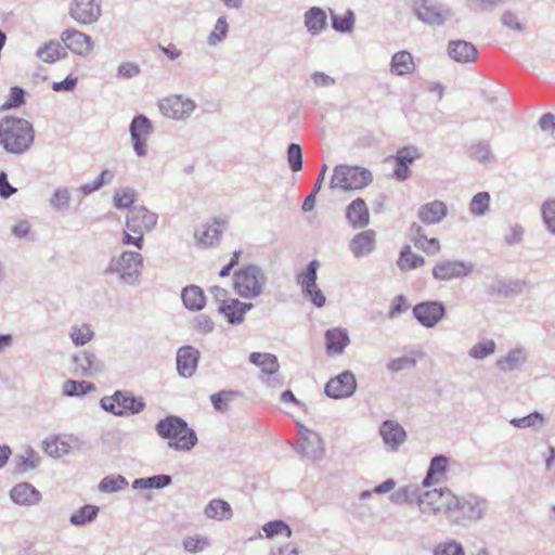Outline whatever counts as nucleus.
Masks as SVG:
<instances>
[{
	"mask_svg": "<svg viewBox=\"0 0 555 555\" xmlns=\"http://www.w3.org/2000/svg\"><path fill=\"white\" fill-rule=\"evenodd\" d=\"M505 0H466L465 7L474 13H487L493 11L499 4Z\"/></svg>",
	"mask_w": 555,
	"mask_h": 555,
	"instance_id": "obj_59",
	"label": "nucleus"
},
{
	"mask_svg": "<svg viewBox=\"0 0 555 555\" xmlns=\"http://www.w3.org/2000/svg\"><path fill=\"white\" fill-rule=\"evenodd\" d=\"M229 33V24L225 16H219L215 23L214 29L207 37V44L216 47L225 40Z\"/></svg>",
	"mask_w": 555,
	"mask_h": 555,
	"instance_id": "obj_50",
	"label": "nucleus"
},
{
	"mask_svg": "<svg viewBox=\"0 0 555 555\" xmlns=\"http://www.w3.org/2000/svg\"><path fill=\"white\" fill-rule=\"evenodd\" d=\"M98 513H99L98 506L89 505V504L83 505L78 511H76L75 513L72 514V516L69 518V522L73 526H77V527L85 526L87 524L92 522L96 518Z\"/></svg>",
	"mask_w": 555,
	"mask_h": 555,
	"instance_id": "obj_48",
	"label": "nucleus"
},
{
	"mask_svg": "<svg viewBox=\"0 0 555 555\" xmlns=\"http://www.w3.org/2000/svg\"><path fill=\"white\" fill-rule=\"evenodd\" d=\"M357 389L354 375L350 371H345L334 378H331L325 386V393L334 399L348 398Z\"/></svg>",
	"mask_w": 555,
	"mask_h": 555,
	"instance_id": "obj_20",
	"label": "nucleus"
},
{
	"mask_svg": "<svg viewBox=\"0 0 555 555\" xmlns=\"http://www.w3.org/2000/svg\"><path fill=\"white\" fill-rule=\"evenodd\" d=\"M72 360L75 364V372L80 376L95 377L104 371L103 361L92 351H81L74 354Z\"/></svg>",
	"mask_w": 555,
	"mask_h": 555,
	"instance_id": "obj_21",
	"label": "nucleus"
},
{
	"mask_svg": "<svg viewBox=\"0 0 555 555\" xmlns=\"http://www.w3.org/2000/svg\"><path fill=\"white\" fill-rule=\"evenodd\" d=\"M448 214L447 204L442 201H433L422 205L417 210V218L427 225L440 223Z\"/></svg>",
	"mask_w": 555,
	"mask_h": 555,
	"instance_id": "obj_28",
	"label": "nucleus"
},
{
	"mask_svg": "<svg viewBox=\"0 0 555 555\" xmlns=\"http://www.w3.org/2000/svg\"><path fill=\"white\" fill-rule=\"evenodd\" d=\"M412 10L417 20L433 27L442 26L453 16L449 5L434 0H413Z\"/></svg>",
	"mask_w": 555,
	"mask_h": 555,
	"instance_id": "obj_9",
	"label": "nucleus"
},
{
	"mask_svg": "<svg viewBox=\"0 0 555 555\" xmlns=\"http://www.w3.org/2000/svg\"><path fill=\"white\" fill-rule=\"evenodd\" d=\"M414 62L412 54L408 51L395 53L390 62V72L398 76H404L413 73Z\"/></svg>",
	"mask_w": 555,
	"mask_h": 555,
	"instance_id": "obj_41",
	"label": "nucleus"
},
{
	"mask_svg": "<svg viewBox=\"0 0 555 555\" xmlns=\"http://www.w3.org/2000/svg\"><path fill=\"white\" fill-rule=\"evenodd\" d=\"M262 530L268 539H273L276 535H285L291 538L293 531L291 527L283 520H271L262 526Z\"/></svg>",
	"mask_w": 555,
	"mask_h": 555,
	"instance_id": "obj_52",
	"label": "nucleus"
},
{
	"mask_svg": "<svg viewBox=\"0 0 555 555\" xmlns=\"http://www.w3.org/2000/svg\"><path fill=\"white\" fill-rule=\"evenodd\" d=\"M11 501L22 507H33L42 501L41 492L30 482L22 481L10 490Z\"/></svg>",
	"mask_w": 555,
	"mask_h": 555,
	"instance_id": "obj_22",
	"label": "nucleus"
},
{
	"mask_svg": "<svg viewBox=\"0 0 555 555\" xmlns=\"http://www.w3.org/2000/svg\"><path fill=\"white\" fill-rule=\"evenodd\" d=\"M135 199V191L131 188L117 189L114 193V206L117 209L131 208Z\"/></svg>",
	"mask_w": 555,
	"mask_h": 555,
	"instance_id": "obj_54",
	"label": "nucleus"
},
{
	"mask_svg": "<svg viewBox=\"0 0 555 555\" xmlns=\"http://www.w3.org/2000/svg\"><path fill=\"white\" fill-rule=\"evenodd\" d=\"M253 304L243 302L232 298L223 305H220L218 311L224 315L227 321L233 325H240L245 320V314L253 308Z\"/></svg>",
	"mask_w": 555,
	"mask_h": 555,
	"instance_id": "obj_27",
	"label": "nucleus"
},
{
	"mask_svg": "<svg viewBox=\"0 0 555 555\" xmlns=\"http://www.w3.org/2000/svg\"><path fill=\"white\" fill-rule=\"evenodd\" d=\"M496 345L492 339H487L475 344L469 350L468 356L475 360H483L495 352Z\"/></svg>",
	"mask_w": 555,
	"mask_h": 555,
	"instance_id": "obj_53",
	"label": "nucleus"
},
{
	"mask_svg": "<svg viewBox=\"0 0 555 555\" xmlns=\"http://www.w3.org/2000/svg\"><path fill=\"white\" fill-rule=\"evenodd\" d=\"M210 544L209 539L206 537H186L183 540V547L189 553H197L204 551Z\"/></svg>",
	"mask_w": 555,
	"mask_h": 555,
	"instance_id": "obj_61",
	"label": "nucleus"
},
{
	"mask_svg": "<svg viewBox=\"0 0 555 555\" xmlns=\"http://www.w3.org/2000/svg\"><path fill=\"white\" fill-rule=\"evenodd\" d=\"M376 248V233L374 230H364L357 233L349 242V250L354 258H363Z\"/></svg>",
	"mask_w": 555,
	"mask_h": 555,
	"instance_id": "obj_23",
	"label": "nucleus"
},
{
	"mask_svg": "<svg viewBox=\"0 0 555 555\" xmlns=\"http://www.w3.org/2000/svg\"><path fill=\"white\" fill-rule=\"evenodd\" d=\"M373 181L372 172L361 166L337 165L330 180V189L339 191H359Z\"/></svg>",
	"mask_w": 555,
	"mask_h": 555,
	"instance_id": "obj_5",
	"label": "nucleus"
},
{
	"mask_svg": "<svg viewBox=\"0 0 555 555\" xmlns=\"http://www.w3.org/2000/svg\"><path fill=\"white\" fill-rule=\"evenodd\" d=\"M267 284V275L256 264H247L233 274V288L238 296L245 299L259 297Z\"/></svg>",
	"mask_w": 555,
	"mask_h": 555,
	"instance_id": "obj_6",
	"label": "nucleus"
},
{
	"mask_svg": "<svg viewBox=\"0 0 555 555\" xmlns=\"http://www.w3.org/2000/svg\"><path fill=\"white\" fill-rule=\"evenodd\" d=\"M490 194L488 192H479L473 196L469 203V212L474 217L485 216L490 208Z\"/></svg>",
	"mask_w": 555,
	"mask_h": 555,
	"instance_id": "obj_51",
	"label": "nucleus"
},
{
	"mask_svg": "<svg viewBox=\"0 0 555 555\" xmlns=\"http://www.w3.org/2000/svg\"><path fill=\"white\" fill-rule=\"evenodd\" d=\"M94 388L90 382L68 379L62 386V393L67 397H82Z\"/></svg>",
	"mask_w": 555,
	"mask_h": 555,
	"instance_id": "obj_46",
	"label": "nucleus"
},
{
	"mask_svg": "<svg viewBox=\"0 0 555 555\" xmlns=\"http://www.w3.org/2000/svg\"><path fill=\"white\" fill-rule=\"evenodd\" d=\"M474 263L464 260H442L433 268V276L438 281H450L469 275L474 271Z\"/></svg>",
	"mask_w": 555,
	"mask_h": 555,
	"instance_id": "obj_15",
	"label": "nucleus"
},
{
	"mask_svg": "<svg viewBox=\"0 0 555 555\" xmlns=\"http://www.w3.org/2000/svg\"><path fill=\"white\" fill-rule=\"evenodd\" d=\"M222 233L221 225L217 222L205 224L195 232V238L198 245L204 247L212 246L218 243Z\"/></svg>",
	"mask_w": 555,
	"mask_h": 555,
	"instance_id": "obj_42",
	"label": "nucleus"
},
{
	"mask_svg": "<svg viewBox=\"0 0 555 555\" xmlns=\"http://www.w3.org/2000/svg\"><path fill=\"white\" fill-rule=\"evenodd\" d=\"M100 405L104 411L120 417L139 414L146 406L143 398L134 397L127 390H117L112 396L103 397Z\"/></svg>",
	"mask_w": 555,
	"mask_h": 555,
	"instance_id": "obj_7",
	"label": "nucleus"
},
{
	"mask_svg": "<svg viewBox=\"0 0 555 555\" xmlns=\"http://www.w3.org/2000/svg\"><path fill=\"white\" fill-rule=\"evenodd\" d=\"M448 55L457 63H473L478 57V51L468 41L451 40L448 43Z\"/></svg>",
	"mask_w": 555,
	"mask_h": 555,
	"instance_id": "obj_29",
	"label": "nucleus"
},
{
	"mask_svg": "<svg viewBox=\"0 0 555 555\" xmlns=\"http://www.w3.org/2000/svg\"><path fill=\"white\" fill-rule=\"evenodd\" d=\"M72 203V192L68 186L60 185L57 186L50 199L49 204L53 211L55 212H65L69 210Z\"/></svg>",
	"mask_w": 555,
	"mask_h": 555,
	"instance_id": "obj_43",
	"label": "nucleus"
},
{
	"mask_svg": "<svg viewBox=\"0 0 555 555\" xmlns=\"http://www.w3.org/2000/svg\"><path fill=\"white\" fill-rule=\"evenodd\" d=\"M448 457L444 455L435 456L429 464L427 474L422 481L424 488H429L443 481L447 473Z\"/></svg>",
	"mask_w": 555,
	"mask_h": 555,
	"instance_id": "obj_33",
	"label": "nucleus"
},
{
	"mask_svg": "<svg viewBox=\"0 0 555 555\" xmlns=\"http://www.w3.org/2000/svg\"><path fill=\"white\" fill-rule=\"evenodd\" d=\"M320 262L318 260L310 261L305 270L297 274V284L301 287L302 295L308 298L315 307L322 308L326 298L317 284L318 270Z\"/></svg>",
	"mask_w": 555,
	"mask_h": 555,
	"instance_id": "obj_10",
	"label": "nucleus"
},
{
	"mask_svg": "<svg viewBox=\"0 0 555 555\" xmlns=\"http://www.w3.org/2000/svg\"><path fill=\"white\" fill-rule=\"evenodd\" d=\"M40 455L31 447H26L22 453L13 459L14 470L18 474H25L36 469L40 464Z\"/></svg>",
	"mask_w": 555,
	"mask_h": 555,
	"instance_id": "obj_34",
	"label": "nucleus"
},
{
	"mask_svg": "<svg viewBox=\"0 0 555 555\" xmlns=\"http://www.w3.org/2000/svg\"><path fill=\"white\" fill-rule=\"evenodd\" d=\"M378 434L383 440L385 450L392 453L398 452L408 438L405 429L395 420L384 421L378 428Z\"/></svg>",
	"mask_w": 555,
	"mask_h": 555,
	"instance_id": "obj_17",
	"label": "nucleus"
},
{
	"mask_svg": "<svg viewBox=\"0 0 555 555\" xmlns=\"http://www.w3.org/2000/svg\"><path fill=\"white\" fill-rule=\"evenodd\" d=\"M413 315L424 327L436 326L446 315V308L441 301H422L413 307Z\"/></svg>",
	"mask_w": 555,
	"mask_h": 555,
	"instance_id": "obj_18",
	"label": "nucleus"
},
{
	"mask_svg": "<svg viewBox=\"0 0 555 555\" xmlns=\"http://www.w3.org/2000/svg\"><path fill=\"white\" fill-rule=\"evenodd\" d=\"M181 298L186 309L198 311L205 307V295L201 287L189 285L182 289Z\"/></svg>",
	"mask_w": 555,
	"mask_h": 555,
	"instance_id": "obj_39",
	"label": "nucleus"
},
{
	"mask_svg": "<svg viewBox=\"0 0 555 555\" xmlns=\"http://www.w3.org/2000/svg\"><path fill=\"white\" fill-rule=\"evenodd\" d=\"M127 485L126 478L121 475L104 477L99 483V490L104 493H112L125 489Z\"/></svg>",
	"mask_w": 555,
	"mask_h": 555,
	"instance_id": "obj_56",
	"label": "nucleus"
},
{
	"mask_svg": "<svg viewBox=\"0 0 555 555\" xmlns=\"http://www.w3.org/2000/svg\"><path fill=\"white\" fill-rule=\"evenodd\" d=\"M69 337L75 346H85L94 337V332L89 324H75L69 328Z\"/></svg>",
	"mask_w": 555,
	"mask_h": 555,
	"instance_id": "obj_49",
	"label": "nucleus"
},
{
	"mask_svg": "<svg viewBox=\"0 0 555 555\" xmlns=\"http://www.w3.org/2000/svg\"><path fill=\"white\" fill-rule=\"evenodd\" d=\"M490 508L489 500L477 493L454 494L449 520L456 525L476 524L483 520Z\"/></svg>",
	"mask_w": 555,
	"mask_h": 555,
	"instance_id": "obj_3",
	"label": "nucleus"
},
{
	"mask_svg": "<svg viewBox=\"0 0 555 555\" xmlns=\"http://www.w3.org/2000/svg\"><path fill=\"white\" fill-rule=\"evenodd\" d=\"M332 27L338 33H351L354 28L356 15L352 10H347L344 15H337L330 9Z\"/></svg>",
	"mask_w": 555,
	"mask_h": 555,
	"instance_id": "obj_44",
	"label": "nucleus"
},
{
	"mask_svg": "<svg viewBox=\"0 0 555 555\" xmlns=\"http://www.w3.org/2000/svg\"><path fill=\"white\" fill-rule=\"evenodd\" d=\"M35 140L33 125L17 117L7 116L0 120V146L5 152L21 155L30 150Z\"/></svg>",
	"mask_w": 555,
	"mask_h": 555,
	"instance_id": "obj_1",
	"label": "nucleus"
},
{
	"mask_svg": "<svg viewBox=\"0 0 555 555\" xmlns=\"http://www.w3.org/2000/svg\"><path fill=\"white\" fill-rule=\"evenodd\" d=\"M25 91L20 87H12L10 89L7 101L1 105L2 111L16 108L25 103Z\"/></svg>",
	"mask_w": 555,
	"mask_h": 555,
	"instance_id": "obj_60",
	"label": "nucleus"
},
{
	"mask_svg": "<svg viewBox=\"0 0 555 555\" xmlns=\"http://www.w3.org/2000/svg\"><path fill=\"white\" fill-rule=\"evenodd\" d=\"M79 440L74 436H54L43 441L44 452L55 459L68 454L74 448H77Z\"/></svg>",
	"mask_w": 555,
	"mask_h": 555,
	"instance_id": "obj_24",
	"label": "nucleus"
},
{
	"mask_svg": "<svg viewBox=\"0 0 555 555\" xmlns=\"http://www.w3.org/2000/svg\"><path fill=\"white\" fill-rule=\"evenodd\" d=\"M204 515L208 519L216 521H227L233 517V511L230 503L227 501L221 499H212L205 506Z\"/></svg>",
	"mask_w": 555,
	"mask_h": 555,
	"instance_id": "obj_36",
	"label": "nucleus"
},
{
	"mask_svg": "<svg viewBox=\"0 0 555 555\" xmlns=\"http://www.w3.org/2000/svg\"><path fill=\"white\" fill-rule=\"evenodd\" d=\"M157 435L168 440V447L175 451L189 452L197 443V435L188 423L176 415L159 420L155 425Z\"/></svg>",
	"mask_w": 555,
	"mask_h": 555,
	"instance_id": "obj_2",
	"label": "nucleus"
},
{
	"mask_svg": "<svg viewBox=\"0 0 555 555\" xmlns=\"http://www.w3.org/2000/svg\"><path fill=\"white\" fill-rule=\"evenodd\" d=\"M171 483L169 475H156L147 478H138L132 482L133 489H163Z\"/></svg>",
	"mask_w": 555,
	"mask_h": 555,
	"instance_id": "obj_47",
	"label": "nucleus"
},
{
	"mask_svg": "<svg viewBox=\"0 0 555 555\" xmlns=\"http://www.w3.org/2000/svg\"><path fill=\"white\" fill-rule=\"evenodd\" d=\"M348 224L353 229H363L370 224L369 207L363 198L353 199L346 207L345 214Z\"/></svg>",
	"mask_w": 555,
	"mask_h": 555,
	"instance_id": "obj_25",
	"label": "nucleus"
},
{
	"mask_svg": "<svg viewBox=\"0 0 555 555\" xmlns=\"http://www.w3.org/2000/svg\"><path fill=\"white\" fill-rule=\"evenodd\" d=\"M143 270V256L137 251L125 250L114 256L104 269L105 275H117L121 284L135 286Z\"/></svg>",
	"mask_w": 555,
	"mask_h": 555,
	"instance_id": "obj_4",
	"label": "nucleus"
},
{
	"mask_svg": "<svg viewBox=\"0 0 555 555\" xmlns=\"http://www.w3.org/2000/svg\"><path fill=\"white\" fill-rule=\"evenodd\" d=\"M325 347L331 356L341 354L350 344V338L346 328L333 327L325 332Z\"/></svg>",
	"mask_w": 555,
	"mask_h": 555,
	"instance_id": "obj_30",
	"label": "nucleus"
},
{
	"mask_svg": "<svg viewBox=\"0 0 555 555\" xmlns=\"http://www.w3.org/2000/svg\"><path fill=\"white\" fill-rule=\"evenodd\" d=\"M36 56L43 63L53 64L67 56L65 48L56 40L44 42L36 51Z\"/></svg>",
	"mask_w": 555,
	"mask_h": 555,
	"instance_id": "obj_35",
	"label": "nucleus"
},
{
	"mask_svg": "<svg viewBox=\"0 0 555 555\" xmlns=\"http://www.w3.org/2000/svg\"><path fill=\"white\" fill-rule=\"evenodd\" d=\"M157 219V215L144 206H132L127 214L126 228L132 234L144 235L156 227Z\"/></svg>",
	"mask_w": 555,
	"mask_h": 555,
	"instance_id": "obj_13",
	"label": "nucleus"
},
{
	"mask_svg": "<svg viewBox=\"0 0 555 555\" xmlns=\"http://www.w3.org/2000/svg\"><path fill=\"white\" fill-rule=\"evenodd\" d=\"M422 485L418 483H409L404 487L399 488L396 490L390 496L389 500L395 504H409L416 502L418 505V499L422 495L421 491Z\"/></svg>",
	"mask_w": 555,
	"mask_h": 555,
	"instance_id": "obj_38",
	"label": "nucleus"
},
{
	"mask_svg": "<svg viewBox=\"0 0 555 555\" xmlns=\"http://www.w3.org/2000/svg\"><path fill=\"white\" fill-rule=\"evenodd\" d=\"M410 237L414 246L429 256H434L440 250V243L437 238H428L425 230L418 223H412L410 227Z\"/></svg>",
	"mask_w": 555,
	"mask_h": 555,
	"instance_id": "obj_31",
	"label": "nucleus"
},
{
	"mask_svg": "<svg viewBox=\"0 0 555 555\" xmlns=\"http://www.w3.org/2000/svg\"><path fill=\"white\" fill-rule=\"evenodd\" d=\"M287 162L293 171H299L302 168L301 147L296 143H291L287 149Z\"/></svg>",
	"mask_w": 555,
	"mask_h": 555,
	"instance_id": "obj_62",
	"label": "nucleus"
},
{
	"mask_svg": "<svg viewBox=\"0 0 555 555\" xmlns=\"http://www.w3.org/2000/svg\"><path fill=\"white\" fill-rule=\"evenodd\" d=\"M526 361V350L524 348H515L509 350L506 356L498 359L496 366L502 372H513L520 369Z\"/></svg>",
	"mask_w": 555,
	"mask_h": 555,
	"instance_id": "obj_37",
	"label": "nucleus"
},
{
	"mask_svg": "<svg viewBox=\"0 0 555 555\" xmlns=\"http://www.w3.org/2000/svg\"><path fill=\"white\" fill-rule=\"evenodd\" d=\"M304 23L311 36H319L327 27V14L320 7H311L304 14Z\"/></svg>",
	"mask_w": 555,
	"mask_h": 555,
	"instance_id": "obj_32",
	"label": "nucleus"
},
{
	"mask_svg": "<svg viewBox=\"0 0 555 555\" xmlns=\"http://www.w3.org/2000/svg\"><path fill=\"white\" fill-rule=\"evenodd\" d=\"M397 263L401 270L408 271L422 267L425 263V259L412 253L411 247L406 245L401 249Z\"/></svg>",
	"mask_w": 555,
	"mask_h": 555,
	"instance_id": "obj_45",
	"label": "nucleus"
},
{
	"mask_svg": "<svg viewBox=\"0 0 555 555\" xmlns=\"http://www.w3.org/2000/svg\"><path fill=\"white\" fill-rule=\"evenodd\" d=\"M102 15L101 0H73L69 16L79 25H90Z\"/></svg>",
	"mask_w": 555,
	"mask_h": 555,
	"instance_id": "obj_14",
	"label": "nucleus"
},
{
	"mask_svg": "<svg viewBox=\"0 0 555 555\" xmlns=\"http://www.w3.org/2000/svg\"><path fill=\"white\" fill-rule=\"evenodd\" d=\"M267 360L259 366L261 367V380L269 387H276L281 385L280 378L276 376L280 364L276 356L268 353Z\"/></svg>",
	"mask_w": 555,
	"mask_h": 555,
	"instance_id": "obj_40",
	"label": "nucleus"
},
{
	"mask_svg": "<svg viewBox=\"0 0 555 555\" xmlns=\"http://www.w3.org/2000/svg\"><path fill=\"white\" fill-rule=\"evenodd\" d=\"M129 130L135 155L144 157L147 154L146 142L153 131L151 120L144 115H138L132 119Z\"/></svg>",
	"mask_w": 555,
	"mask_h": 555,
	"instance_id": "obj_16",
	"label": "nucleus"
},
{
	"mask_svg": "<svg viewBox=\"0 0 555 555\" xmlns=\"http://www.w3.org/2000/svg\"><path fill=\"white\" fill-rule=\"evenodd\" d=\"M434 555H465L463 546L456 541H449L438 544Z\"/></svg>",
	"mask_w": 555,
	"mask_h": 555,
	"instance_id": "obj_63",
	"label": "nucleus"
},
{
	"mask_svg": "<svg viewBox=\"0 0 555 555\" xmlns=\"http://www.w3.org/2000/svg\"><path fill=\"white\" fill-rule=\"evenodd\" d=\"M199 351L192 346H183L177 352V370L182 377H191L198 364Z\"/></svg>",
	"mask_w": 555,
	"mask_h": 555,
	"instance_id": "obj_26",
	"label": "nucleus"
},
{
	"mask_svg": "<svg viewBox=\"0 0 555 555\" xmlns=\"http://www.w3.org/2000/svg\"><path fill=\"white\" fill-rule=\"evenodd\" d=\"M192 327L201 334H208L214 331L215 322L207 314H198L193 319Z\"/></svg>",
	"mask_w": 555,
	"mask_h": 555,
	"instance_id": "obj_64",
	"label": "nucleus"
},
{
	"mask_svg": "<svg viewBox=\"0 0 555 555\" xmlns=\"http://www.w3.org/2000/svg\"><path fill=\"white\" fill-rule=\"evenodd\" d=\"M299 433L300 441L297 452L309 461H321L325 456V446L321 436L305 426H300Z\"/></svg>",
	"mask_w": 555,
	"mask_h": 555,
	"instance_id": "obj_12",
	"label": "nucleus"
},
{
	"mask_svg": "<svg viewBox=\"0 0 555 555\" xmlns=\"http://www.w3.org/2000/svg\"><path fill=\"white\" fill-rule=\"evenodd\" d=\"M61 41L73 54L86 57L93 50L92 38L75 28H67L61 34Z\"/></svg>",
	"mask_w": 555,
	"mask_h": 555,
	"instance_id": "obj_19",
	"label": "nucleus"
},
{
	"mask_svg": "<svg viewBox=\"0 0 555 555\" xmlns=\"http://www.w3.org/2000/svg\"><path fill=\"white\" fill-rule=\"evenodd\" d=\"M197 105L191 98L182 94H171L158 101L162 115L173 120H185L196 109Z\"/></svg>",
	"mask_w": 555,
	"mask_h": 555,
	"instance_id": "obj_11",
	"label": "nucleus"
},
{
	"mask_svg": "<svg viewBox=\"0 0 555 555\" xmlns=\"http://www.w3.org/2000/svg\"><path fill=\"white\" fill-rule=\"evenodd\" d=\"M454 493L448 488L426 490L418 499V509L424 515L444 514L450 518Z\"/></svg>",
	"mask_w": 555,
	"mask_h": 555,
	"instance_id": "obj_8",
	"label": "nucleus"
},
{
	"mask_svg": "<svg viewBox=\"0 0 555 555\" xmlns=\"http://www.w3.org/2000/svg\"><path fill=\"white\" fill-rule=\"evenodd\" d=\"M509 423L517 428L541 427L545 420L540 412H532L524 417H514Z\"/></svg>",
	"mask_w": 555,
	"mask_h": 555,
	"instance_id": "obj_55",
	"label": "nucleus"
},
{
	"mask_svg": "<svg viewBox=\"0 0 555 555\" xmlns=\"http://www.w3.org/2000/svg\"><path fill=\"white\" fill-rule=\"evenodd\" d=\"M470 156L479 163H490L494 159L491 146L486 141H479L470 146Z\"/></svg>",
	"mask_w": 555,
	"mask_h": 555,
	"instance_id": "obj_57",
	"label": "nucleus"
},
{
	"mask_svg": "<svg viewBox=\"0 0 555 555\" xmlns=\"http://www.w3.org/2000/svg\"><path fill=\"white\" fill-rule=\"evenodd\" d=\"M541 216L547 231L555 235V198L546 199L542 204Z\"/></svg>",
	"mask_w": 555,
	"mask_h": 555,
	"instance_id": "obj_58",
	"label": "nucleus"
}]
</instances>
